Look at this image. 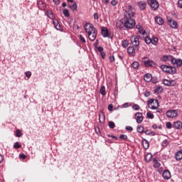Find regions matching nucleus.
<instances>
[{"label": "nucleus", "instance_id": "30", "mask_svg": "<svg viewBox=\"0 0 182 182\" xmlns=\"http://www.w3.org/2000/svg\"><path fill=\"white\" fill-rule=\"evenodd\" d=\"M70 9H72V11H77V4L76 3H74L73 5L69 6Z\"/></svg>", "mask_w": 182, "mask_h": 182}, {"label": "nucleus", "instance_id": "3", "mask_svg": "<svg viewBox=\"0 0 182 182\" xmlns=\"http://www.w3.org/2000/svg\"><path fill=\"white\" fill-rule=\"evenodd\" d=\"M161 69L163 72H165V73H169L170 75H174L177 72L176 68L166 65H162Z\"/></svg>", "mask_w": 182, "mask_h": 182}, {"label": "nucleus", "instance_id": "22", "mask_svg": "<svg viewBox=\"0 0 182 182\" xmlns=\"http://www.w3.org/2000/svg\"><path fill=\"white\" fill-rule=\"evenodd\" d=\"M53 25H54L55 29H57V31H60V29H61L60 24H59V21H58V20L53 21Z\"/></svg>", "mask_w": 182, "mask_h": 182}, {"label": "nucleus", "instance_id": "21", "mask_svg": "<svg viewBox=\"0 0 182 182\" xmlns=\"http://www.w3.org/2000/svg\"><path fill=\"white\" fill-rule=\"evenodd\" d=\"M136 28L138 29L139 33H141V35H146V31L143 30V27L141 25H136Z\"/></svg>", "mask_w": 182, "mask_h": 182}, {"label": "nucleus", "instance_id": "59", "mask_svg": "<svg viewBox=\"0 0 182 182\" xmlns=\"http://www.w3.org/2000/svg\"><path fill=\"white\" fill-rule=\"evenodd\" d=\"M94 18H95V19H99V14H97V13H95V14H94Z\"/></svg>", "mask_w": 182, "mask_h": 182}, {"label": "nucleus", "instance_id": "12", "mask_svg": "<svg viewBox=\"0 0 182 182\" xmlns=\"http://www.w3.org/2000/svg\"><path fill=\"white\" fill-rule=\"evenodd\" d=\"M135 116L136 117V123L140 124L143 122V114L141 112H136Z\"/></svg>", "mask_w": 182, "mask_h": 182}, {"label": "nucleus", "instance_id": "42", "mask_svg": "<svg viewBox=\"0 0 182 182\" xmlns=\"http://www.w3.org/2000/svg\"><path fill=\"white\" fill-rule=\"evenodd\" d=\"M16 137H21L22 136V132L19 129L16 130Z\"/></svg>", "mask_w": 182, "mask_h": 182}, {"label": "nucleus", "instance_id": "46", "mask_svg": "<svg viewBox=\"0 0 182 182\" xmlns=\"http://www.w3.org/2000/svg\"><path fill=\"white\" fill-rule=\"evenodd\" d=\"M145 134H148L149 136H150V134H151V136H154V132L149 130L145 131Z\"/></svg>", "mask_w": 182, "mask_h": 182}, {"label": "nucleus", "instance_id": "61", "mask_svg": "<svg viewBox=\"0 0 182 182\" xmlns=\"http://www.w3.org/2000/svg\"><path fill=\"white\" fill-rule=\"evenodd\" d=\"M148 102L149 105H153V103H154V100H149Z\"/></svg>", "mask_w": 182, "mask_h": 182}, {"label": "nucleus", "instance_id": "51", "mask_svg": "<svg viewBox=\"0 0 182 182\" xmlns=\"http://www.w3.org/2000/svg\"><path fill=\"white\" fill-rule=\"evenodd\" d=\"M20 159H22V160H25L26 159V156L23 154L19 155Z\"/></svg>", "mask_w": 182, "mask_h": 182}, {"label": "nucleus", "instance_id": "47", "mask_svg": "<svg viewBox=\"0 0 182 182\" xmlns=\"http://www.w3.org/2000/svg\"><path fill=\"white\" fill-rule=\"evenodd\" d=\"M119 139H123V140H126V139H127V135H125V134H121V135L119 136Z\"/></svg>", "mask_w": 182, "mask_h": 182}, {"label": "nucleus", "instance_id": "11", "mask_svg": "<svg viewBox=\"0 0 182 182\" xmlns=\"http://www.w3.org/2000/svg\"><path fill=\"white\" fill-rule=\"evenodd\" d=\"M163 83L165 85V86H176V80H164Z\"/></svg>", "mask_w": 182, "mask_h": 182}, {"label": "nucleus", "instance_id": "5", "mask_svg": "<svg viewBox=\"0 0 182 182\" xmlns=\"http://www.w3.org/2000/svg\"><path fill=\"white\" fill-rule=\"evenodd\" d=\"M141 62L144 63V65L147 68H154V66H156V63H154L153 60H150L147 57L142 58Z\"/></svg>", "mask_w": 182, "mask_h": 182}, {"label": "nucleus", "instance_id": "15", "mask_svg": "<svg viewBox=\"0 0 182 182\" xmlns=\"http://www.w3.org/2000/svg\"><path fill=\"white\" fill-rule=\"evenodd\" d=\"M142 146L145 150H147V149H149V147L150 146V144L149 143V141H147L146 139H143Z\"/></svg>", "mask_w": 182, "mask_h": 182}, {"label": "nucleus", "instance_id": "55", "mask_svg": "<svg viewBox=\"0 0 182 182\" xmlns=\"http://www.w3.org/2000/svg\"><path fill=\"white\" fill-rule=\"evenodd\" d=\"M126 130H129V132H133V127L128 126L126 127Z\"/></svg>", "mask_w": 182, "mask_h": 182}, {"label": "nucleus", "instance_id": "24", "mask_svg": "<svg viewBox=\"0 0 182 182\" xmlns=\"http://www.w3.org/2000/svg\"><path fill=\"white\" fill-rule=\"evenodd\" d=\"M173 59V55H164L162 58L163 62H167V60H171Z\"/></svg>", "mask_w": 182, "mask_h": 182}, {"label": "nucleus", "instance_id": "1", "mask_svg": "<svg viewBox=\"0 0 182 182\" xmlns=\"http://www.w3.org/2000/svg\"><path fill=\"white\" fill-rule=\"evenodd\" d=\"M84 29L85 32L88 34V38L90 41L93 42V41L96 40V38L97 36V30H96V28L93 26V24L92 23H86L84 26Z\"/></svg>", "mask_w": 182, "mask_h": 182}, {"label": "nucleus", "instance_id": "27", "mask_svg": "<svg viewBox=\"0 0 182 182\" xmlns=\"http://www.w3.org/2000/svg\"><path fill=\"white\" fill-rule=\"evenodd\" d=\"M163 92V87H157L155 90H154V93H156V95H159V93H161Z\"/></svg>", "mask_w": 182, "mask_h": 182}, {"label": "nucleus", "instance_id": "16", "mask_svg": "<svg viewBox=\"0 0 182 182\" xmlns=\"http://www.w3.org/2000/svg\"><path fill=\"white\" fill-rule=\"evenodd\" d=\"M144 79L145 82H151L153 77L151 76V74L147 73L144 75Z\"/></svg>", "mask_w": 182, "mask_h": 182}, {"label": "nucleus", "instance_id": "57", "mask_svg": "<svg viewBox=\"0 0 182 182\" xmlns=\"http://www.w3.org/2000/svg\"><path fill=\"white\" fill-rule=\"evenodd\" d=\"M178 6L179 8H182V0L178 1Z\"/></svg>", "mask_w": 182, "mask_h": 182}, {"label": "nucleus", "instance_id": "41", "mask_svg": "<svg viewBox=\"0 0 182 182\" xmlns=\"http://www.w3.org/2000/svg\"><path fill=\"white\" fill-rule=\"evenodd\" d=\"M162 146L163 147H167V146H168V141L167 140L163 141Z\"/></svg>", "mask_w": 182, "mask_h": 182}, {"label": "nucleus", "instance_id": "60", "mask_svg": "<svg viewBox=\"0 0 182 182\" xmlns=\"http://www.w3.org/2000/svg\"><path fill=\"white\" fill-rule=\"evenodd\" d=\"M4 156L0 154V163H2V161H4Z\"/></svg>", "mask_w": 182, "mask_h": 182}, {"label": "nucleus", "instance_id": "25", "mask_svg": "<svg viewBox=\"0 0 182 182\" xmlns=\"http://www.w3.org/2000/svg\"><path fill=\"white\" fill-rule=\"evenodd\" d=\"M99 120L100 123H105V113L100 112L99 114Z\"/></svg>", "mask_w": 182, "mask_h": 182}, {"label": "nucleus", "instance_id": "45", "mask_svg": "<svg viewBox=\"0 0 182 182\" xmlns=\"http://www.w3.org/2000/svg\"><path fill=\"white\" fill-rule=\"evenodd\" d=\"M132 109L134 110H140V106H139L138 105H135L132 107Z\"/></svg>", "mask_w": 182, "mask_h": 182}, {"label": "nucleus", "instance_id": "37", "mask_svg": "<svg viewBox=\"0 0 182 182\" xmlns=\"http://www.w3.org/2000/svg\"><path fill=\"white\" fill-rule=\"evenodd\" d=\"M137 132H139V133H143V132H144V127L141 125L138 126Z\"/></svg>", "mask_w": 182, "mask_h": 182}, {"label": "nucleus", "instance_id": "4", "mask_svg": "<svg viewBox=\"0 0 182 182\" xmlns=\"http://www.w3.org/2000/svg\"><path fill=\"white\" fill-rule=\"evenodd\" d=\"M134 16V8L132 6H128L126 9L124 18H133Z\"/></svg>", "mask_w": 182, "mask_h": 182}, {"label": "nucleus", "instance_id": "58", "mask_svg": "<svg viewBox=\"0 0 182 182\" xmlns=\"http://www.w3.org/2000/svg\"><path fill=\"white\" fill-rule=\"evenodd\" d=\"M109 61L112 62H114V56H110L109 57Z\"/></svg>", "mask_w": 182, "mask_h": 182}, {"label": "nucleus", "instance_id": "13", "mask_svg": "<svg viewBox=\"0 0 182 182\" xmlns=\"http://www.w3.org/2000/svg\"><path fill=\"white\" fill-rule=\"evenodd\" d=\"M162 176L165 180H170L171 178V173L168 171H164Z\"/></svg>", "mask_w": 182, "mask_h": 182}, {"label": "nucleus", "instance_id": "19", "mask_svg": "<svg viewBox=\"0 0 182 182\" xmlns=\"http://www.w3.org/2000/svg\"><path fill=\"white\" fill-rule=\"evenodd\" d=\"M138 6H139L140 9L144 11V9H146V6H147V4H146V1H139L138 2Z\"/></svg>", "mask_w": 182, "mask_h": 182}, {"label": "nucleus", "instance_id": "10", "mask_svg": "<svg viewBox=\"0 0 182 182\" xmlns=\"http://www.w3.org/2000/svg\"><path fill=\"white\" fill-rule=\"evenodd\" d=\"M171 62L173 65H176L178 68L182 65V60L180 58L177 59V58H175L174 57H172Z\"/></svg>", "mask_w": 182, "mask_h": 182}, {"label": "nucleus", "instance_id": "52", "mask_svg": "<svg viewBox=\"0 0 182 182\" xmlns=\"http://www.w3.org/2000/svg\"><path fill=\"white\" fill-rule=\"evenodd\" d=\"M108 110H109V112L113 110V105L110 104L108 105Z\"/></svg>", "mask_w": 182, "mask_h": 182}, {"label": "nucleus", "instance_id": "31", "mask_svg": "<svg viewBox=\"0 0 182 182\" xmlns=\"http://www.w3.org/2000/svg\"><path fill=\"white\" fill-rule=\"evenodd\" d=\"M155 105H151L150 107V109H152V110H156V109H157V107H159V100H155Z\"/></svg>", "mask_w": 182, "mask_h": 182}, {"label": "nucleus", "instance_id": "54", "mask_svg": "<svg viewBox=\"0 0 182 182\" xmlns=\"http://www.w3.org/2000/svg\"><path fill=\"white\" fill-rule=\"evenodd\" d=\"M100 55L102 59H105V58H106V53L102 51V53H100Z\"/></svg>", "mask_w": 182, "mask_h": 182}, {"label": "nucleus", "instance_id": "56", "mask_svg": "<svg viewBox=\"0 0 182 182\" xmlns=\"http://www.w3.org/2000/svg\"><path fill=\"white\" fill-rule=\"evenodd\" d=\"M53 2L55 5H59V4H60V0H53Z\"/></svg>", "mask_w": 182, "mask_h": 182}, {"label": "nucleus", "instance_id": "28", "mask_svg": "<svg viewBox=\"0 0 182 182\" xmlns=\"http://www.w3.org/2000/svg\"><path fill=\"white\" fill-rule=\"evenodd\" d=\"M100 93L102 95V96L106 95V87L102 86L100 90Z\"/></svg>", "mask_w": 182, "mask_h": 182}, {"label": "nucleus", "instance_id": "62", "mask_svg": "<svg viewBox=\"0 0 182 182\" xmlns=\"http://www.w3.org/2000/svg\"><path fill=\"white\" fill-rule=\"evenodd\" d=\"M145 96H146V97H149V96H150V92H148L145 93Z\"/></svg>", "mask_w": 182, "mask_h": 182}, {"label": "nucleus", "instance_id": "48", "mask_svg": "<svg viewBox=\"0 0 182 182\" xmlns=\"http://www.w3.org/2000/svg\"><path fill=\"white\" fill-rule=\"evenodd\" d=\"M26 77H31V76H32V73H31L30 71H27L25 73Z\"/></svg>", "mask_w": 182, "mask_h": 182}, {"label": "nucleus", "instance_id": "8", "mask_svg": "<svg viewBox=\"0 0 182 182\" xmlns=\"http://www.w3.org/2000/svg\"><path fill=\"white\" fill-rule=\"evenodd\" d=\"M167 21L169 26H171V28L173 29H177V28H178V23H177V21L173 20V18H167Z\"/></svg>", "mask_w": 182, "mask_h": 182}, {"label": "nucleus", "instance_id": "36", "mask_svg": "<svg viewBox=\"0 0 182 182\" xmlns=\"http://www.w3.org/2000/svg\"><path fill=\"white\" fill-rule=\"evenodd\" d=\"M63 14L65 15V16H66V18H69V16H70V14L69 13V10H68L66 9L63 10Z\"/></svg>", "mask_w": 182, "mask_h": 182}, {"label": "nucleus", "instance_id": "35", "mask_svg": "<svg viewBox=\"0 0 182 182\" xmlns=\"http://www.w3.org/2000/svg\"><path fill=\"white\" fill-rule=\"evenodd\" d=\"M122 46L123 48H127L129 46V41H127V40L123 41L122 43Z\"/></svg>", "mask_w": 182, "mask_h": 182}, {"label": "nucleus", "instance_id": "9", "mask_svg": "<svg viewBox=\"0 0 182 182\" xmlns=\"http://www.w3.org/2000/svg\"><path fill=\"white\" fill-rule=\"evenodd\" d=\"M178 113L177 110H169L166 112V117L170 119H174V117H177Z\"/></svg>", "mask_w": 182, "mask_h": 182}, {"label": "nucleus", "instance_id": "6", "mask_svg": "<svg viewBox=\"0 0 182 182\" xmlns=\"http://www.w3.org/2000/svg\"><path fill=\"white\" fill-rule=\"evenodd\" d=\"M131 43L133 45L135 48H139L140 45V40L137 36H132L130 38Z\"/></svg>", "mask_w": 182, "mask_h": 182}, {"label": "nucleus", "instance_id": "44", "mask_svg": "<svg viewBox=\"0 0 182 182\" xmlns=\"http://www.w3.org/2000/svg\"><path fill=\"white\" fill-rule=\"evenodd\" d=\"M109 127H110V129H114V122H109Z\"/></svg>", "mask_w": 182, "mask_h": 182}, {"label": "nucleus", "instance_id": "18", "mask_svg": "<svg viewBox=\"0 0 182 182\" xmlns=\"http://www.w3.org/2000/svg\"><path fill=\"white\" fill-rule=\"evenodd\" d=\"M102 35L104 38H107V36H109V31H107V28L103 27L102 28Z\"/></svg>", "mask_w": 182, "mask_h": 182}, {"label": "nucleus", "instance_id": "14", "mask_svg": "<svg viewBox=\"0 0 182 182\" xmlns=\"http://www.w3.org/2000/svg\"><path fill=\"white\" fill-rule=\"evenodd\" d=\"M127 52L129 55H132V56H134L136 55V50H134V47L133 46L128 47Z\"/></svg>", "mask_w": 182, "mask_h": 182}, {"label": "nucleus", "instance_id": "33", "mask_svg": "<svg viewBox=\"0 0 182 182\" xmlns=\"http://www.w3.org/2000/svg\"><path fill=\"white\" fill-rule=\"evenodd\" d=\"M144 42L147 45H149V44L151 43V38H150V37H149V36H146V37L144 38Z\"/></svg>", "mask_w": 182, "mask_h": 182}, {"label": "nucleus", "instance_id": "53", "mask_svg": "<svg viewBox=\"0 0 182 182\" xmlns=\"http://www.w3.org/2000/svg\"><path fill=\"white\" fill-rule=\"evenodd\" d=\"M97 50L98 52H100V53H102L103 52V47L102 46L98 47Z\"/></svg>", "mask_w": 182, "mask_h": 182}, {"label": "nucleus", "instance_id": "20", "mask_svg": "<svg viewBox=\"0 0 182 182\" xmlns=\"http://www.w3.org/2000/svg\"><path fill=\"white\" fill-rule=\"evenodd\" d=\"M155 22L158 25H163L164 23V20L161 17H155Z\"/></svg>", "mask_w": 182, "mask_h": 182}, {"label": "nucleus", "instance_id": "23", "mask_svg": "<svg viewBox=\"0 0 182 182\" xmlns=\"http://www.w3.org/2000/svg\"><path fill=\"white\" fill-rule=\"evenodd\" d=\"M176 159L177 161L182 160V150L176 152Z\"/></svg>", "mask_w": 182, "mask_h": 182}, {"label": "nucleus", "instance_id": "7", "mask_svg": "<svg viewBox=\"0 0 182 182\" xmlns=\"http://www.w3.org/2000/svg\"><path fill=\"white\" fill-rule=\"evenodd\" d=\"M149 5L151 6L153 11H156V9H159V2L156 0H147Z\"/></svg>", "mask_w": 182, "mask_h": 182}, {"label": "nucleus", "instance_id": "63", "mask_svg": "<svg viewBox=\"0 0 182 182\" xmlns=\"http://www.w3.org/2000/svg\"><path fill=\"white\" fill-rule=\"evenodd\" d=\"M109 0H102V2H103L104 4H109Z\"/></svg>", "mask_w": 182, "mask_h": 182}, {"label": "nucleus", "instance_id": "40", "mask_svg": "<svg viewBox=\"0 0 182 182\" xmlns=\"http://www.w3.org/2000/svg\"><path fill=\"white\" fill-rule=\"evenodd\" d=\"M132 68H134V69H137V68H139V63L135 61L132 63Z\"/></svg>", "mask_w": 182, "mask_h": 182}, {"label": "nucleus", "instance_id": "38", "mask_svg": "<svg viewBox=\"0 0 182 182\" xmlns=\"http://www.w3.org/2000/svg\"><path fill=\"white\" fill-rule=\"evenodd\" d=\"M146 116L148 119H154V115L151 114V112H148Z\"/></svg>", "mask_w": 182, "mask_h": 182}, {"label": "nucleus", "instance_id": "26", "mask_svg": "<svg viewBox=\"0 0 182 182\" xmlns=\"http://www.w3.org/2000/svg\"><path fill=\"white\" fill-rule=\"evenodd\" d=\"M153 156L151 155V154L149 153L145 156V160L147 163L151 161V159H152Z\"/></svg>", "mask_w": 182, "mask_h": 182}, {"label": "nucleus", "instance_id": "64", "mask_svg": "<svg viewBox=\"0 0 182 182\" xmlns=\"http://www.w3.org/2000/svg\"><path fill=\"white\" fill-rule=\"evenodd\" d=\"M152 129H157V126H156V124H154V125L152 126Z\"/></svg>", "mask_w": 182, "mask_h": 182}, {"label": "nucleus", "instance_id": "49", "mask_svg": "<svg viewBox=\"0 0 182 182\" xmlns=\"http://www.w3.org/2000/svg\"><path fill=\"white\" fill-rule=\"evenodd\" d=\"M166 127L167 129H171V127H173V124H171V122H167Z\"/></svg>", "mask_w": 182, "mask_h": 182}, {"label": "nucleus", "instance_id": "50", "mask_svg": "<svg viewBox=\"0 0 182 182\" xmlns=\"http://www.w3.org/2000/svg\"><path fill=\"white\" fill-rule=\"evenodd\" d=\"M111 5H112V6H116V5H117V1L116 0H112L111 1Z\"/></svg>", "mask_w": 182, "mask_h": 182}, {"label": "nucleus", "instance_id": "17", "mask_svg": "<svg viewBox=\"0 0 182 182\" xmlns=\"http://www.w3.org/2000/svg\"><path fill=\"white\" fill-rule=\"evenodd\" d=\"M173 128L177 130L182 129V122L180 121H177L173 124Z\"/></svg>", "mask_w": 182, "mask_h": 182}, {"label": "nucleus", "instance_id": "34", "mask_svg": "<svg viewBox=\"0 0 182 182\" xmlns=\"http://www.w3.org/2000/svg\"><path fill=\"white\" fill-rule=\"evenodd\" d=\"M154 167L155 168L160 167V163L157 161V159H154Z\"/></svg>", "mask_w": 182, "mask_h": 182}, {"label": "nucleus", "instance_id": "2", "mask_svg": "<svg viewBox=\"0 0 182 182\" xmlns=\"http://www.w3.org/2000/svg\"><path fill=\"white\" fill-rule=\"evenodd\" d=\"M122 21L125 28L127 29H132L136 25V21L133 19V17H124Z\"/></svg>", "mask_w": 182, "mask_h": 182}, {"label": "nucleus", "instance_id": "43", "mask_svg": "<svg viewBox=\"0 0 182 182\" xmlns=\"http://www.w3.org/2000/svg\"><path fill=\"white\" fill-rule=\"evenodd\" d=\"M79 38L81 41V42H82L83 43H86V40L85 39V38H83L82 35H79Z\"/></svg>", "mask_w": 182, "mask_h": 182}, {"label": "nucleus", "instance_id": "29", "mask_svg": "<svg viewBox=\"0 0 182 182\" xmlns=\"http://www.w3.org/2000/svg\"><path fill=\"white\" fill-rule=\"evenodd\" d=\"M159 42V38H157V37H153L151 41V43H152V45H157Z\"/></svg>", "mask_w": 182, "mask_h": 182}, {"label": "nucleus", "instance_id": "39", "mask_svg": "<svg viewBox=\"0 0 182 182\" xmlns=\"http://www.w3.org/2000/svg\"><path fill=\"white\" fill-rule=\"evenodd\" d=\"M14 149H21V147H22V146L21 145V144H19V142H16L14 145Z\"/></svg>", "mask_w": 182, "mask_h": 182}, {"label": "nucleus", "instance_id": "32", "mask_svg": "<svg viewBox=\"0 0 182 182\" xmlns=\"http://www.w3.org/2000/svg\"><path fill=\"white\" fill-rule=\"evenodd\" d=\"M47 16H48V18H50V19H53V18H55V16H53V13L52 12V11H47Z\"/></svg>", "mask_w": 182, "mask_h": 182}]
</instances>
